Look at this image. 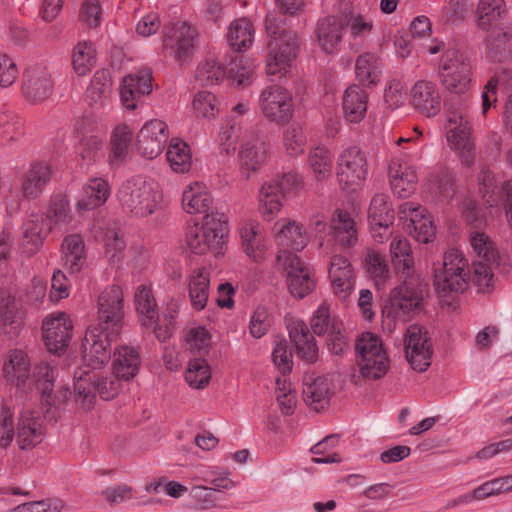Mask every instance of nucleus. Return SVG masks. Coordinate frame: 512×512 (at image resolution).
<instances>
[{
	"mask_svg": "<svg viewBox=\"0 0 512 512\" xmlns=\"http://www.w3.org/2000/svg\"><path fill=\"white\" fill-rule=\"evenodd\" d=\"M118 199L124 211L135 217H147L160 207L163 195L156 181L136 176L121 185Z\"/></svg>",
	"mask_w": 512,
	"mask_h": 512,
	"instance_id": "f257e3e1",
	"label": "nucleus"
},
{
	"mask_svg": "<svg viewBox=\"0 0 512 512\" xmlns=\"http://www.w3.org/2000/svg\"><path fill=\"white\" fill-rule=\"evenodd\" d=\"M403 277V283L391 291L389 305L382 312L387 318L406 322L422 309L427 284L412 274Z\"/></svg>",
	"mask_w": 512,
	"mask_h": 512,
	"instance_id": "f03ea898",
	"label": "nucleus"
},
{
	"mask_svg": "<svg viewBox=\"0 0 512 512\" xmlns=\"http://www.w3.org/2000/svg\"><path fill=\"white\" fill-rule=\"evenodd\" d=\"M440 81L451 94L465 95L473 84L472 65L469 58L460 50H445L439 65Z\"/></svg>",
	"mask_w": 512,
	"mask_h": 512,
	"instance_id": "7ed1b4c3",
	"label": "nucleus"
},
{
	"mask_svg": "<svg viewBox=\"0 0 512 512\" xmlns=\"http://www.w3.org/2000/svg\"><path fill=\"white\" fill-rule=\"evenodd\" d=\"M434 286L439 297L462 293L468 286V261L462 252L449 249L443 256L442 266L435 269Z\"/></svg>",
	"mask_w": 512,
	"mask_h": 512,
	"instance_id": "20e7f679",
	"label": "nucleus"
},
{
	"mask_svg": "<svg viewBox=\"0 0 512 512\" xmlns=\"http://www.w3.org/2000/svg\"><path fill=\"white\" fill-rule=\"evenodd\" d=\"M75 399L83 409H90L97 392L103 400L114 398L121 390V379L114 374L106 377H96L89 370L79 368L74 373Z\"/></svg>",
	"mask_w": 512,
	"mask_h": 512,
	"instance_id": "39448f33",
	"label": "nucleus"
},
{
	"mask_svg": "<svg viewBox=\"0 0 512 512\" xmlns=\"http://www.w3.org/2000/svg\"><path fill=\"white\" fill-rule=\"evenodd\" d=\"M198 30L186 21L170 22L163 28V46L179 64L188 63L195 52Z\"/></svg>",
	"mask_w": 512,
	"mask_h": 512,
	"instance_id": "423d86ee",
	"label": "nucleus"
},
{
	"mask_svg": "<svg viewBox=\"0 0 512 512\" xmlns=\"http://www.w3.org/2000/svg\"><path fill=\"white\" fill-rule=\"evenodd\" d=\"M473 251L480 258L473 263L474 281L481 291H486L493 280V269L499 265V253L494 242L483 232L470 233Z\"/></svg>",
	"mask_w": 512,
	"mask_h": 512,
	"instance_id": "0eeeda50",
	"label": "nucleus"
},
{
	"mask_svg": "<svg viewBox=\"0 0 512 512\" xmlns=\"http://www.w3.org/2000/svg\"><path fill=\"white\" fill-rule=\"evenodd\" d=\"M310 326L317 336H327V347L332 354L342 355L349 348V337L343 322L330 314L329 307L323 303L314 312Z\"/></svg>",
	"mask_w": 512,
	"mask_h": 512,
	"instance_id": "6e6552de",
	"label": "nucleus"
},
{
	"mask_svg": "<svg viewBox=\"0 0 512 512\" xmlns=\"http://www.w3.org/2000/svg\"><path fill=\"white\" fill-rule=\"evenodd\" d=\"M243 56L234 55L227 66L215 59L201 62L195 72V79L202 86L218 84L225 77L237 81L239 86L245 85L251 76V71L242 67Z\"/></svg>",
	"mask_w": 512,
	"mask_h": 512,
	"instance_id": "1a4fd4ad",
	"label": "nucleus"
},
{
	"mask_svg": "<svg viewBox=\"0 0 512 512\" xmlns=\"http://www.w3.org/2000/svg\"><path fill=\"white\" fill-rule=\"evenodd\" d=\"M118 335L101 327H91L87 330L81 348L83 366L85 370L101 369L111 358V342Z\"/></svg>",
	"mask_w": 512,
	"mask_h": 512,
	"instance_id": "9d476101",
	"label": "nucleus"
},
{
	"mask_svg": "<svg viewBox=\"0 0 512 512\" xmlns=\"http://www.w3.org/2000/svg\"><path fill=\"white\" fill-rule=\"evenodd\" d=\"M259 109L269 122L286 125L294 114L292 94L280 85L267 86L259 96Z\"/></svg>",
	"mask_w": 512,
	"mask_h": 512,
	"instance_id": "9b49d317",
	"label": "nucleus"
},
{
	"mask_svg": "<svg viewBox=\"0 0 512 512\" xmlns=\"http://www.w3.org/2000/svg\"><path fill=\"white\" fill-rule=\"evenodd\" d=\"M336 174L344 189L356 190L368 175L366 154L357 146L347 147L338 156Z\"/></svg>",
	"mask_w": 512,
	"mask_h": 512,
	"instance_id": "f8f14e48",
	"label": "nucleus"
},
{
	"mask_svg": "<svg viewBox=\"0 0 512 512\" xmlns=\"http://www.w3.org/2000/svg\"><path fill=\"white\" fill-rule=\"evenodd\" d=\"M224 222L216 220L212 214L204 216L202 224L193 223L186 229V243L195 254H204L210 249H217L222 243Z\"/></svg>",
	"mask_w": 512,
	"mask_h": 512,
	"instance_id": "ddd939ff",
	"label": "nucleus"
},
{
	"mask_svg": "<svg viewBox=\"0 0 512 512\" xmlns=\"http://www.w3.org/2000/svg\"><path fill=\"white\" fill-rule=\"evenodd\" d=\"M123 291L118 285L105 288L98 297L97 327L119 335L124 317Z\"/></svg>",
	"mask_w": 512,
	"mask_h": 512,
	"instance_id": "4468645a",
	"label": "nucleus"
},
{
	"mask_svg": "<svg viewBox=\"0 0 512 512\" xmlns=\"http://www.w3.org/2000/svg\"><path fill=\"white\" fill-rule=\"evenodd\" d=\"M276 264L287 273L288 288L294 297L302 299L314 290L315 280L296 254L279 251Z\"/></svg>",
	"mask_w": 512,
	"mask_h": 512,
	"instance_id": "2eb2a0df",
	"label": "nucleus"
},
{
	"mask_svg": "<svg viewBox=\"0 0 512 512\" xmlns=\"http://www.w3.org/2000/svg\"><path fill=\"white\" fill-rule=\"evenodd\" d=\"M266 72L276 75L285 72L298 54L299 42L296 33H281L270 39L267 45Z\"/></svg>",
	"mask_w": 512,
	"mask_h": 512,
	"instance_id": "dca6fc26",
	"label": "nucleus"
},
{
	"mask_svg": "<svg viewBox=\"0 0 512 512\" xmlns=\"http://www.w3.org/2000/svg\"><path fill=\"white\" fill-rule=\"evenodd\" d=\"M405 355L411 367L424 372L431 365L432 343L428 332L418 325L407 328L404 341Z\"/></svg>",
	"mask_w": 512,
	"mask_h": 512,
	"instance_id": "f3484780",
	"label": "nucleus"
},
{
	"mask_svg": "<svg viewBox=\"0 0 512 512\" xmlns=\"http://www.w3.org/2000/svg\"><path fill=\"white\" fill-rule=\"evenodd\" d=\"M447 140L460 152L462 162L471 166L474 162V145L470 140L471 127L463 111H450L447 121Z\"/></svg>",
	"mask_w": 512,
	"mask_h": 512,
	"instance_id": "a211bd4d",
	"label": "nucleus"
},
{
	"mask_svg": "<svg viewBox=\"0 0 512 512\" xmlns=\"http://www.w3.org/2000/svg\"><path fill=\"white\" fill-rule=\"evenodd\" d=\"M152 91V73L143 69L125 76L120 88L122 105L127 110H135Z\"/></svg>",
	"mask_w": 512,
	"mask_h": 512,
	"instance_id": "6ab92c4d",
	"label": "nucleus"
},
{
	"mask_svg": "<svg viewBox=\"0 0 512 512\" xmlns=\"http://www.w3.org/2000/svg\"><path fill=\"white\" fill-rule=\"evenodd\" d=\"M43 339L50 352L59 354L68 347L72 322L64 312H58L46 317L42 325Z\"/></svg>",
	"mask_w": 512,
	"mask_h": 512,
	"instance_id": "aec40b11",
	"label": "nucleus"
},
{
	"mask_svg": "<svg viewBox=\"0 0 512 512\" xmlns=\"http://www.w3.org/2000/svg\"><path fill=\"white\" fill-rule=\"evenodd\" d=\"M168 137L166 123L158 119L151 120L137 134V150L148 159L156 158L163 151Z\"/></svg>",
	"mask_w": 512,
	"mask_h": 512,
	"instance_id": "412c9836",
	"label": "nucleus"
},
{
	"mask_svg": "<svg viewBox=\"0 0 512 512\" xmlns=\"http://www.w3.org/2000/svg\"><path fill=\"white\" fill-rule=\"evenodd\" d=\"M410 101L413 108L426 117H434L441 111L440 91L432 81H417L410 90Z\"/></svg>",
	"mask_w": 512,
	"mask_h": 512,
	"instance_id": "4be33fe9",
	"label": "nucleus"
},
{
	"mask_svg": "<svg viewBox=\"0 0 512 512\" xmlns=\"http://www.w3.org/2000/svg\"><path fill=\"white\" fill-rule=\"evenodd\" d=\"M52 89V78L46 67L36 65L26 69L22 91L29 102L39 103L46 100L51 95Z\"/></svg>",
	"mask_w": 512,
	"mask_h": 512,
	"instance_id": "5701e85b",
	"label": "nucleus"
},
{
	"mask_svg": "<svg viewBox=\"0 0 512 512\" xmlns=\"http://www.w3.org/2000/svg\"><path fill=\"white\" fill-rule=\"evenodd\" d=\"M55 380V370L48 364H40L35 367L33 372V382L37 390L41 393L42 401L48 406H58L65 403L71 393L68 387H60L54 396H52L53 383Z\"/></svg>",
	"mask_w": 512,
	"mask_h": 512,
	"instance_id": "b1692460",
	"label": "nucleus"
},
{
	"mask_svg": "<svg viewBox=\"0 0 512 512\" xmlns=\"http://www.w3.org/2000/svg\"><path fill=\"white\" fill-rule=\"evenodd\" d=\"M303 400L315 411L325 409L331 398V383L328 378L306 373L303 377Z\"/></svg>",
	"mask_w": 512,
	"mask_h": 512,
	"instance_id": "393cba45",
	"label": "nucleus"
},
{
	"mask_svg": "<svg viewBox=\"0 0 512 512\" xmlns=\"http://www.w3.org/2000/svg\"><path fill=\"white\" fill-rule=\"evenodd\" d=\"M52 176L51 166L45 161H34L25 172L21 191L26 199H36L44 191Z\"/></svg>",
	"mask_w": 512,
	"mask_h": 512,
	"instance_id": "a878e982",
	"label": "nucleus"
},
{
	"mask_svg": "<svg viewBox=\"0 0 512 512\" xmlns=\"http://www.w3.org/2000/svg\"><path fill=\"white\" fill-rule=\"evenodd\" d=\"M44 437L42 420L34 412L21 414L17 427V443L22 450H28L41 443Z\"/></svg>",
	"mask_w": 512,
	"mask_h": 512,
	"instance_id": "bb28decb",
	"label": "nucleus"
},
{
	"mask_svg": "<svg viewBox=\"0 0 512 512\" xmlns=\"http://www.w3.org/2000/svg\"><path fill=\"white\" fill-rule=\"evenodd\" d=\"M289 336L294 343L296 354L307 363L318 359V347L314 336L303 321H294L289 326Z\"/></svg>",
	"mask_w": 512,
	"mask_h": 512,
	"instance_id": "cd10ccee",
	"label": "nucleus"
},
{
	"mask_svg": "<svg viewBox=\"0 0 512 512\" xmlns=\"http://www.w3.org/2000/svg\"><path fill=\"white\" fill-rule=\"evenodd\" d=\"M344 22L335 16H329L318 21L316 37L321 49L328 53H334L339 49L342 41Z\"/></svg>",
	"mask_w": 512,
	"mask_h": 512,
	"instance_id": "c85d7f7f",
	"label": "nucleus"
},
{
	"mask_svg": "<svg viewBox=\"0 0 512 512\" xmlns=\"http://www.w3.org/2000/svg\"><path fill=\"white\" fill-rule=\"evenodd\" d=\"M62 261L70 275L78 274L86 264L85 243L81 235L71 234L62 243Z\"/></svg>",
	"mask_w": 512,
	"mask_h": 512,
	"instance_id": "c756f323",
	"label": "nucleus"
},
{
	"mask_svg": "<svg viewBox=\"0 0 512 512\" xmlns=\"http://www.w3.org/2000/svg\"><path fill=\"white\" fill-rule=\"evenodd\" d=\"M390 185L399 198H408L416 189L417 174L406 163L393 161L389 167Z\"/></svg>",
	"mask_w": 512,
	"mask_h": 512,
	"instance_id": "7c9ffc66",
	"label": "nucleus"
},
{
	"mask_svg": "<svg viewBox=\"0 0 512 512\" xmlns=\"http://www.w3.org/2000/svg\"><path fill=\"white\" fill-rule=\"evenodd\" d=\"M487 56L493 61L503 62L512 58V27L493 28L486 38Z\"/></svg>",
	"mask_w": 512,
	"mask_h": 512,
	"instance_id": "2f4dec72",
	"label": "nucleus"
},
{
	"mask_svg": "<svg viewBox=\"0 0 512 512\" xmlns=\"http://www.w3.org/2000/svg\"><path fill=\"white\" fill-rule=\"evenodd\" d=\"M330 228L335 244L341 248H349L357 243L356 225L348 212L338 210L331 220Z\"/></svg>",
	"mask_w": 512,
	"mask_h": 512,
	"instance_id": "473e14b6",
	"label": "nucleus"
},
{
	"mask_svg": "<svg viewBox=\"0 0 512 512\" xmlns=\"http://www.w3.org/2000/svg\"><path fill=\"white\" fill-rule=\"evenodd\" d=\"M368 95L358 85L349 86L343 96V112L350 123H359L366 114Z\"/></svg>",
	"mask_w": 512,
	"mask_h": 512,
	"instance_id": "72a5a7b5",
	"label": "nucleus"
},
{
	"mask_svg": "<svg viewBox=\"0 0 512 512\" xmlns=\"http://www.w3.org/2000/svg\"><path fill=\"white\" fill-rule=\"evenodd\" d=\"M52 219L44 213H32L23 223V237L32 250L38 249L52 229Z\"/></svg>",
	"mask_w": 512,
	"mask_h": 512,
	"instance_id": "f704fd0d",
	"label": "nucleus"
},
{
	"mask_svg": "<svg viewBox=\"0 0 512 512\" xmlns=\"http://www.w3.org/2000/svg\"><path fill=\"white\" fill-rule=\"evenodd\" d=\"M267 159L266 144L259 138L245 141L239 151L241 168L247 171V177L251 172L257 171Z\"/></svg>",
	"mask_w": 512,
	"mask_h": 512,
	"instance_id": "c9c22d12",
	"label": "nucleus"
},
{
	"mask_svg": "<svg viewBox=\"0 0 512 512\" xmlns=\"http://www.w3.org/2000/svg\"><path fill=\"white\" fill-rule=\"evenodd\" d=\"M400 213L407 210L411 212L410 221L413 228V237L420 243H429L435 236V228L431 216L424 214L425 210L414 207L412 203H404L400 206Z\"/></svg>",
	"mask_w": 512,
	"mask_h": 512,
	"instance_id": "e433bc0d",
	"label": "nucleus"
},
{
	"mask_svg": "<svg viewBox=\"0 0 512 512\" xmlns=\"http://www.w3.org/2000/svg\"><path fill=\"white\" fill-rule=\"evenodd\" d=\"M140 364L139 352L133 347L123 346L114 352L113 374L129 380L137 375Z\"/></svg>",
	"mask_w": 512,
	"mask_h": 512,
	"instance_id": "4c0bfd02",
	"label": "nucleus"
},
{
	"mask_svg": "<svg viewBox=\"0 0 512 512\" xmlns=\"http://www.w3.org/2000/svg\"><path fill=\"white\" fill-rule=\"evenodd\" d=\"M212 198L202 183L189 185L182 195V206L189 214H210Z\"/></svg>",
	"mask_w": 512,
	"mask_h": 512,
	"instance_id": "58836bf2",
	"label": "nucleus"
},
{
	"mask_svg": "<svg viewBox=\"0 0 512 512\" xmlns=\"http://www.w3.org/2000/svg\"><path fill=\"white\" fill-rule=\"evenodd\" d=\"M110 195L108 183L102 178H95L83 187L82 195L77 202L79 211H88L104 204Z\"/></svg>",
	"mask_w": 512,
	"mask_h": 512,
	"instance_id": "ea45409f",
	"label": "nucleus"
},
{
	"mask_svg": "<svg viewBox=\"0 0 512 512\" xmlns=\"http://www.w3.org/2000/svg\"><path fill=\"white\" fill-rule=\"evenodd\" d=\"M30 362L28 356L21 350H14L9 360L3 366L4 377L7 382L16 386H24L29 379Z\"/></svg>",
	"mask_w": 512,
	"mask_h": 512,
	"instance_id": "a19ab883",
	"label": "nucleus"
},
{
	"mask_svg": "<svg viewBox=\"0 0 512 512\" xmlns=\"http://www.w3.org/2000/svg\"><path fill=\"white\" fill-rule=\"evenodd\" d=\"M112 94V78L109 70L95 72L86 90V99L91 105L104 106Z\"/></svg>",
	"mask_w": 512,
	"mask_h": 512,
	"instance_id": "79ce46f5",
	"label": "nucleus"
},
{
	"mask_svg": "<svg viewBox=\"0 0 512 512\" xmlns=\"http://www.w3.org/2000/svg\"><path fill=\"white\" fill-rule=\"evenodd\" d=\"M389 197L385 194L375 195L370 203L368 217L371 228L378 227L388 232L394 221V211L388 202Z\"/></svg>",
	"mask_w": 512,
	"mask_h": 512,
	"instance_id": "37998d69",
	"label": "nucleus"
},
{
	"mask_svg": "<svg viewBox=\"0 0 512 512\" xmlns=\"http://www.w3.org/2000/svg\"><path fill=\"white\" fill-rule=\"evenodd\" d=\"M284 197L277 183H272L271 180L261 186L259 191V211L266 220L270 221L276 217L282 207Z\"/></svg>",
	"mask_w": 512,
	"mask_h": 512,
	"instance_id": "c03bdc74",
	"label": "nucleus"
},
{
	"mask_svg": "<svg viewBox=\"0 0 512 512\" xmlns=\"http://www.w3.org/2000/svg\"><path fill=\"white\" fill-rule=\"evenodd\" d=\"M210 279L204 269H195L189 276L188 290L192 307L201 311L206 307L209 297Z\"/></svg>",
	"mask_w": 512,
	"mask_h": 512,
	"instance_id": "a18cd8bd",
	"label": "nucleus"
},
{
	"mask_svg": "<svg viewBox=\"0 0 512 512\" xmlns=\"http://www.w3.org/2000/svg\"><path fill=\"white\" fill-rule=\"evenodd\" d=\"M276 240L281 247L279 251H287L294 254L292 251H301L308 243V238L302 231V227L296 222H288L282 226L276 234Z\"/></svg>",
	"mask_w": 512,
	"mask_h": 512,
	"instance_id": "49530a36",
	"label": "nucleus"
},
{
	"mask_svg": "<svg viewBox=\"0 0 512 512\" xmlns=\"http://www.w3.org/2000/svg\"><path fill=\"white\" fill-rule=\"evenodd\" d=\"M135 305L144 327L153 326L159 320L156 301L150 288L140 285L135 291Z\"/></svg>",
	"mask_w": 512,
	"mask_h": 512,
	"instance_id": "de8ad7c7",
	"label": "nucleus"
},
{
	"mask_svg": "<svg viewBox=\"0 0 512 512\" xmlns=\"http://www.w3.org/2000/svg\"><path fill=\"white\" fill-rule=\"evenodd\" d=\"M227 39L230 46L238 51L247 50L254 41V27L251 21L240 18L231 23Z\"/></svg>",
	"mask_w": 512,
	"mask_h": 512,
	"instance_id": "09e8293b",
	"label": "nucleus"
},
{
	"mask_svg": "<svg viewBox=\"0 0 512 512\" xmlns=\"http://www.w3.org/2000/svg\"><path fill=\"white\" fill-rule=\"evenodd\" d=\"M390 253L396 269L402 276H409L413 273L414 259L406 238L396 236L390 244Z\"/></svg>",
	"mask_w": 512,
	"mask_h": 512,
	"instance_id": "8fccbe9b",
	"label": "nucleus"
},
{
	"mask_svg": "<svg viewBox=\"0 0 512 512\" xmlns=\"http://www.w3.org/2000/svg\"><path fill=\"white\" fill-rule=\"evenodd\" d=\"M357 80L363 85H374L380 80L378 58L372 53H363L358 56L355 63Z\"/></svg>",
	"mask_w": 512,
	"mask_h": 512,
	"instance_id": "3c124183",
	"label": "nucleus"
},
{
	"mask_svg": "<svg viewBox=\"0 0 512 512\" xmlns=\"http://www.w3.org/2000/svg\"><path fill=\"white\" fill-rule=\"evenodd\" d=\"M166 157L171 169L176 173H186L191 168L190 148L182 140L170 141Z\"/></svg>",
	"mask_w": 512,
	"mask_h": 512,
	"instance_id": "603ef678",
	"label": "nucleus"
},
{
	"mask_svg": "<svg viewBox=\"0 0 512 512\" xmlns=\"http://www.w3.org/2000/svg\"><path fill=\"white\" fill-rule=\"evenodd\" d=\"M360 375L367 380H378L386 375L389 370V359L385 353L376 354L372 357L356 359Z\"/></svg>",
	"mask_w": 512,
	"mask_h": 512,
	"instance_id": "864d4df0",
	"label": "nucleus"
},
{
	"mask_svg": "<svg viewBox=\"0 0 512 512\" xmlns=\"http://www.w3.org/2000/svg\"><path fill=\"white\" fill-rule=\"evenodd\" d=\"M506 13L504 0H480L477 6L478 26L489 30Z\"/></svg>",
	"mask_w": 512,
	"mask_h": 512,
	"instance_id": "5fc2aeb1",
	"label": "nucleus"
},
{
	"mask_svg": "<svg viewBox=\"0 0 512 512\" xmlns=\"http://www.w3.org/2000/svg\"><path fill=\"white\" fill-rule=\"evenodd\" d=\"M211 373L206 360L202 357L191 359L185 371V380L189 386L202 389L208 385Z\"/></svg>",
	"mask_w": 512,
	"mask_h": 512,
	"instance_id": "6e6d98bb",
	"label": "nucleus"
},
{
	"mask_svg": "<svg viewBox=\"0 0 512 512\" xmlns=\"http://www.w3.org/2000/svg\"><path fill=\"white\" fill-rule=\"evenodd\" d=\"M309 165L317 180H324L331 175L332 159L330 151L325 147H315L309 152Z\"/></svg>",
	"mask_w": 512,
	"mask_h": 512,
	"instance_id": "4d7b16f0",
	"label": "nucleus"
},
{
	"mask_svg": "<svg viewBox=\"0 0 512 512\" xmlns=\"http://www.w3.org/2000/svg\"><path fill=\"white\" fill-rule=\"evenodd\" d=\"M132 139V133L128 126H117L111 137L110 158L112 164L121 163L128 153V147Z\"/></svg>",
	"mask_w": 512,
	"mask_h": 512,
	"instance_id": "13d9d810",
	"label": "nucleus"
},
{
	"mask_svg": "<svg viewBox=\"0 0 512 512\" xmlns=\"http://www.w3.org/2000/svg\"><path fill=\"white\" fill-rule=\"evenodd\" d=\"M96 51L89 42L78 43L73 51L72 64L78 75H86L95 64Z\"/></svg>",
	"mask_w": 512,
	"mask_h": 512,
	"instance_id": "bf43d9fd",
	"label": "nucleus"
},
{
	"mask_svg": "<svg viewBox=\"0 0 512 512\" xmlns=\"http://www.w3.org/2000/svg\"><path fill=\"white\" fill-rule=\"evenodd\" d=\"M365 268L378 286L384 284L389 277V268L384 256L375 250L367 251Z\"/></svg>",
	"mask_w": 512,
	"mask_h": 512,
	"instance_id": "052dcab7",
	"label": "nucleus"
},
{
	"mask_svg": "<svg viewBox=\"0 0 512 512\" xmlns=\"http://www.w3.org/2000/svg\"><path fill=\"white\" fill-rule=\"evenodd\" d=\"M86 124H90V120L88 118H83L77 122L76 129L80 134H82L79 146L80 155L83 159L90 160L94 154L102 148L103 138L99 134L86 135L88 132Z\"/></svg>",
	"mask_w": 512,
	"mask_h": 512,
	"instance_id": "680f3d73",
	"label": "nucleus"
},
{
	"mask_svg": "<svg viewBox=\"0 0 512 512\" xmlns=\"http://www.w3.org/2000/svg\"><path fill=\"white\" fill-rule=\"evenodd\" d=\"M45 216L53 220L52 225L69 224L72 221V215L67 196L63 194L53 196Z\"/></svg>",
	"mask_w": 512,
	"mask_h": 512,
	"instance_id": "e2e57ef3",
	"label": "nucleus"
},
{
	"mask_svg": "<svg viewBox=\"0 0 512 512\" xmlns=\"http://www.w3.org/2000/svg\"><path fill=\"white\" fill-rule=\"evenodd\" d=\"M356 359L372 357L376 354L385 353L380 339L370 333H362L355 342Z\"/></svg>",
	"mask_w": 512,
	"mask_h": 512,
	"instance_id": "0e129e2a",
	"label": "nucleus"
},
{
	"mask_svg": "<svg viewBox=\"0 0 512 512\" xmlns=\"http://www.w3.org/2000/svg\"><path fill=\"white\" fill-rule=\"evenodd\" d=\"M283 143L287 153L291 156H297L303 153L305 147V136L302 127L293 123L283 134Z\"/></svg>",
	"mask_w": 512,
	"mask_h": 512,
	"instance_id": "69168bd1",
	"label": "nucleus"
},
{
	"mask_svg": "<svg viewBox=\"0 0 512 512\" xmlns=\"http://www.w3.org/2000/svg\"><path fill=\"white\" fill-rule=\"evenodd\" d=\"M193 109L196 117L212 118L218 112L217 99L214 94L201 91L197 93L193 100Z\"/></svg>",
	"mask_w": 512,
	"mask_h": 512,
	"instance_id": "338daca9",
	"label": "nucleus"
},
{
	"mask_svg": "<svg viewBox=\"0 0 512 512\" xmlns=\"http://www.w3.org/2000/svg\"><path fill=\"white\" fill-rule=\"evenodd\" d=\"M64 502L61 499L49 498L17 505L12 512H61Z\"/></svg>",
	"mask_w": 512,
	"mask_h": 512,
	"instance_id": "774afa93",
	"label": "nucleus"
}]
</instances>
